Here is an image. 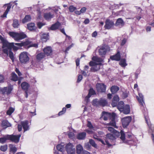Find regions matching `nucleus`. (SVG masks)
<instances>
[{"mask_svg":"<svg viewBox=\"0 0 154 154\" xmlns=\"http://www.w3.org/2000/svg\"><path fill=\"white\" fill-rule=\"evenodd\" d=\"M110 48L109 46L106 44H103L101 46L99 50L100 55L102 57H103L106 54L107 51H109Z\"/></svg>","mask_w":154,"mask_h":154,"instance_id":"39448f33","label":"nucleus"},{"mask_svg":"<svg viewBox=\"0 0 154 154\" xmlns=\"http://www.w3.org/2000/svg\"><path fill=\"white\" fill-rule=\"evenodd\" d=\"M95 94V92L94 89L93 88H90L88 95L86 96L85 97V100H88L89 98L91 97V95H94Z\"/></svg>","mask_w":154,"mask_h":154,"instance_id":"5701e85b","label":"nucleus"},{"mask_svg":"<svg viewBox=\"0 0 154 154\" xmlns=\"http://www.w3.org/2000/svg\"><path fill=\"white\" fill-rule=\"evenodd\" d=\"M7 5V8L5 11L8 13L10 11V9L11 8V4L10 3H9L8 4H5L4 5V6H5V5Z\"/></svg>","mask_w":154,"mask_h":154,"instance_id":"603ef678","label":"nucleus"},{"mask_svg":"<svg viewBox=\"0 0 154 154\" xmlns=\"http://www.w3.org/2000/svg\"><path fill=\"white\" fill-rule=\"evenodd\" d=\"M87 126L89 128H93V126L91 122L90 121H88Z\"/></svg>","mask_w":154,"mask_h":154,"instance_id":"e2e57ef3","label":"nucleus"},{"mask_svg":"<svg viewBox=\"0 0 154 154\" xmlns=\"http://www.w3.org/2000/svg\"><path fill=\"white\" fill-rule=\"evenodd\" d=\"M60 26V24L59 22H57L52 25L50 28L51 30H54L57 29Z\"/></svg>","mask_w":154,"mask_h":154,"instance_id":"c85d7f7f","label":"nucleus"},{"mask_svg":"<svg viewBox=\"0 0 154 154\" xmlns=\"http://www.w3.org/2000/svg\"><path fill=\"white\" fill-rule=\"evenodd\" d=\"M6 48L8 49L11 50L12 48H13L14 50L16 51L19 49L18 47L14 46V43L13 42L9 43L7 47Z\"/></svg>","mask_w":154,"mask_h":154,"instance_id":"b1692460","label":"nucleus"},{"mask_svg":"<svg viewBox=\"0 0 154 154\" xmlns=\"http://www.w3.org/2000/svg\"><path fill=\"white\" fill-rule=\"evenodd\" d=\"M120 134L119 135V134H116L118 136L121 135V137H120V139L122 140H125V134L124 132L123 131H121V133H120Z\"/></svg>","mask_w":154,"mask_h":154,"instance_id":"de8ad7c7","label":"nucleus"},{"mask_svg":"<svg viewBox=\"0 0 154 154\" xmlns=\"http://www.w3.org/2000/svg\"><path fill=\"white\" fill-rule=\"evenodd\" d=\"M89 143L90 144L95 148H97V145L95 143L94 141L92 139H90L89 140Z\"/></svg>","mask_w":154,"mask_h":154,"instance_id":"49530a36","label":"nucleus"},{"mask_svg":"<svg viewBox=\"0 0 154 154\" xmlns=\"http://www.w3.org/2000/svg\"><path fill=\"white\" fill-rule=\"evenodd\" d=\"M29 122L27 120L22 121L20 122V125H18V129L19 131H21L22 127H23L24 132L28 131L29 129V126L28 125Z\"/></svg>","mask_w":154,"mask_h":154,"instance_id":"20e7f679","label":"nucleus"},{"mask_svg":"<svg viewBox=\"0 0 154 154\" xmlns=\"http://www.w3.org/2000/svg\"><path fill=\"white\" fill-rule=\"evenodd\" d=\"M31 19V16L29 15H26L22 20V22L24 24L30 21Z\"/></svg>","mask_w":154,"mask_h":154,"instance_id":"2f4dec72","label":"nucleus"},{"mask_svg":"<svg viewBox=\"0 0 154 154\" xmlns=\"http://www.w3.org/2000/svg\"><path fill=\"white\" fill-rule=\"evenodd\" d=\"M29 85L28 83L26 82H23L21 84L22 88L25 91H27Z\"/></svg>","mask_w":154,"mask_h":154,"instance_id":"c756f323","label":"nucleus"},{"mask_svg":"<svg viewBox=\"0 0 154 154\" xmlns=\"http://www.w3.org/2000/svg\"><path fill=\"white\" fill-rule=\"evenodd\" d=\"M116 116V114L114 112L111 113L103 111L102 112L100 118H103L104 121L107 120L109 119L110 120V121L109 123H108L106 125H107L112 126L115 128H117V127L116 125L115 120Z\"/></svg>","mask_w":154,"mask_h":154,"instance_id":"f257e3e1","label":"nucleus"},{"mask_svg":"<svg viewBox=\"0 0 154 154\" xmlns=\"http://www.w3.org/2000/svg\"><path fill=\"white\" fill-rule=\"evenodd\" d=\"M99 104L100 106H104L107 105V102L106 100L101 98L99 99Z\"/></svg>","mask_w":154,"mask_h":154,"instance_id":"7c9ffc66","label":"nucleus"},{"mask_svg":"<svg viewBox=\"0 0 154 154\" xmlns=\"http://www.w3.org/2000/svg\"><path fill=\"white\" fill-rule=\"evenodd\" d=\"M54 16L53 12H48L45 13L44 14V17L45 19L48 20H50L54 17Z\"/></svg>","mask_w":154,"mask_h":154,"instance_id":"ddd939ff","label":"nucleus"},{"mask_svg":"<svg viewBox=\"0 0 154 154\" xmlns=\"http://www.w3.org/2000/svg\"><path fill=\"white\" fill-rule=\"evenodd\" d=\"M27 28L30 31L34 30L35 29V26L34 23H30L27 24Z\"/></svg>","mask_w":154,"mask_h":154,"instance_id":"e433bc0d","label":"nucleus"},{"mask_svg":"<svg viewBox=\"0 0 154 154\" xmlns=\"http://www.w3.org/2000/svg\"><path fill=\"white\" fill-rule=\"evenodd\" d=\"M37 26L39 29H41L42 26L44 25V24L40 22H39L37 23Z\"/></svg>","mask_w":154,"mask_h":154,"instance_id":"774afa93","label":"nucleus"},{"mask_svg":"<svg viewBox=\"0 0 154 154\" xmlns=\"http://www.w3.org/2000/svg\"><path fill=\"white\" fill-rule=\"evenodd\" d=\"M96 88L98 92L104 93L106 91V86L104 84L98 83L96 85Z\"/></svg>","mask_w":154,"mask_h":154,"instance_id":"9d476101","label":"nucleus"},{"mask_svg":"<svg viewBox=\"0 0 154 154\" xmlns=\"http://www.w3.org/2000/svg\"><path fill=\"white\" fill-rule=\"evenodd\" d=\"M92 103L93 105L94 106H100L99 100L97 99H95L93 101Z\"/></svg>","mask_w":154,"mask_h":154,"instance_id":"09e8293b","label":"nucleus"},{"mask_svg":"<svg viewBox=\"0 0 154 154\" xmlns=\"http://www.w3.org/2000/svg\"><path fill=\"white\" fill-rule=\"evenodd\" d=\"M106 136V139L105 140V142L107 146L109 147L112 146V145L109 143L108 140H109L110 141L112 142L115 140L116 137L113 134H107Z\"/></svg>","mask_w":154,"mask_h":154,"instance_id":"0eeeda50","label":"nucleus"},{"mask_svg":"<svg viewBox=\"0 0 154 154\" xmlns=\"http://www.w3.org/2000/svg\"><path fill=\"white\" fill-rule=\"evenodd\" d=\"M128 93L129 92L127 91H125L122 92V98L124 99L127 98L128 96Z\"/></svg>","mask_w":154,"mask_h":154,"instance_id":"8fccbe9b","label":"nucleus"},{"mask_svg":"<svg viewBox=\"0 0 154 154\" xmlns=\"http://www.w3.org/2000/svg\"><path fill=\"white\" fill-rule=\"evenodd\" d=\"M139 97H137V99L140 105L143 106V103H144L143 96L141 93H139Z\"/></svg>","mask_w":154,"mask_h":154,"instance_id":"393cba45","label":"nucleus"},{"mask_svg":"<svg viewBox=\"0 0 154 154\" xmlns=\"http://www.w3.org/2000/svg\"><path fill=\"white\" fill-rule=\"evenodd\" d=\"M2 126L5 127V128L11 126V124L7 120H4L2 122Z\"/></svg>","mask_w":154,"mask_h":154,"instance_id":"473e14b6","label":"nucleus"},{"mask_svg":"<svg viewBox=\"0 0 154 154\" xmlns=\"http://www.w3.org/2000/svg\"><path fill=\"white\" fill-rule=\"evenodd\" d=\"M145 120L149 128L151 129L152 132H154V125H151L150 124L149 118L147 116L144 115Z\"/></svg>","mask_w":154,"mask_h":154,"instance_id":"dca6fc26","label":"nucleus"},{"mask_svg":"<svg viewBox=\"0 0 154 154\" xmlns=\"http://www.w3.org/2000/svg\"><path fill=\"white\" fill-rule=\"evenodd\" d=\"M13 89V87L11 86L8 87H5L2 89V91L3 93L6 92L7 94L8 95L11 93Z\"/></svg>","mask_w":154,"mask_h":154,"instance_id":"4468645a","label":"nucleus"},{"mask_svg":"<svg viewBox=\"0 0 154 154\" xmlns=\"http://www.w3.org/2000/svg\"><path fill=\"white\" fill-rule=\"evenodd\" d=\"M15 110V108L10 107L9 108L8 110L7 111L6 113L7 115L10 116Z\"/></svg>","mask_w":154,"mask_h":154,"instance_id":"a18cd8bd","label":"nucleus"},{"mask_svg":"<svg viewBox=\"0 0 154 154\" xmlns=\"http://www.w3.org/2000/svg\"><path fill=\"white\" fill-rule=\"evenodd\" d=\"M11 80L14 81H16L18 80V77L14 72H12L11 74Z\"/></svg>","mask_w":154,"mask_h":154,"instance_id":"79ce46f5","label":"nucleus"},{"mask_svg":"<svg viewBox=\"0 0 154 154\" xmlns=\"http://www.w3.org/2000/svg\"><path fill=\"white\" fill-rule=\"evenodd\" d=\"M123 102L120 101L118 103V104L116 106L120 112L122 111L123 109V108L125 106Z\"/></svg>","mask_w":154,"mask_h":154,"instance_id":"bb28decb","label":"nucleus"},{"mask_svg":"<svg viewBox=\"0 0 154 154\" xmlns=\"http://www.w3.org/2000/svg\"><path fill=\"white\" fill-rule=\"evenodd\" d=\"M124 24L125 23L123 20L121 18H119L117 20L115 26L121 27L123 26Z\"/></svg>","mask_w":154,"mask_h":154,"instance_id":"6ab92c4d","label":"nucleus"},{"mask_svg":"<svg viewBox=\"0 0 154 154\" xmlns=\"http://www.w3.org/2000/svg\"><path fill=\"white\" fill-rule=\"evenodd\" d=\"M5 78L3 75H0V83H3L4 82Z\"/></svg>","mask_w":154,"mask_h":154,"instance_id":"680f3d73","label":"nucleus"},{"mask_svg":"<svg viewBox=\"0 0 154 154\" xmlns=\"http://www.w3.org/2000/svg\"><path fill=\"white\" fill-rule=\"evenodd\" d=\"M108 130L111 133H115L116 134H118L119 135H120V134L119 132H118L116 130L114 129V128L112 127H109L107 128Z\"/></svg>","mask_w":154,"mask_h":154,"instance_id":"c03bdc74","label":"nucleus"},{"mask_svg":"<svg viewBox=\"0 0 154 154\" xmlns=\"http://www.w3.org/2000/svg\"><path fill=\"white\" fill-rule=\"evenodd\" d=\"M76 153L78 154H81L83 151L82 146L80 144H79L76 146Z\"/></svg>","mask_w":154,"mask_h":154,"instance_id":"cd10ccee","label":"nucleus"},{"mask_svg":"<svg viewBox=\"0 0 154 154\" xmlns=\"http://www.w3.org/2000/svg\"><path fill=\"white\" fill-rule=\"evenodd\" d=\"M76 9V8L73 5H70L69 8V11L71 12H73Z\"/></svg>","mask_w":154,"mask_h":154,"instance_id":"4d7b16f0","label":"nucleus"},{"mask_svg":"<svg viewBox=\"0 0 154 154\" xmlns=\"http://www.w3.org/2000/svg\"><path fill=\"white\" fill-rule=\"evenodd\" d=\"M45 57V54L44 53H40L36 56V58L38 60H41Z\"/></svg>","mask_w":154,"mask_h":154,"instance_id":"58836bf2","label":"nucleus"},{"mask_svg":"<svg viewBox=\"0 0 154 154\" xmlns=\"http://www.w3.org/2000/svg\"><path fill=\"white\" fill-rule=\"evenodd\" d=\"M60 9V8L59 7L55 6L52 8V10L54 12L57 14L59 9Z\"/></svg>","mask_w":154,"mask_h":154,"instance_id":"5fc2aeb1","label":"nucleus"},{"mask_svg":"<svg viewBox=\"0 0 154 154\" xmlns=\"http://www.w3.org/2000/svg\"><path fill=\"white\" fill-rule=\"evenodd\" d=\"M132 120V118L130 116H128L122 118L121 121L123 127H127L129 125Z\"/></svg>","mask_w":154,"mask_h":154,"instance_id":"6e6552de","label":"nucleus"},{"mask_svg":"<svg viewBox=\"0 0 154 154\" xmlns=\"http://www.w3.org/2000/svg\"><path fill=\"white\" fill-rule=\"evenodd\" d=\"M7 145L2 146L0 147V149L2 151L5 152L7 150Z\"/></svg>","mask_w":154,"mask_h":154,"instance_id":"864d4df0","label":"nucleus"},{"mask_svg":"<svg viewBox=\"0 0 154 154\" xmlns=\"http://www.w3.org/2000/svg\"><path fill=\"white\" fill-rule=\"evenodd\" d=\"M100 69V66L99 65L91 67L90 69V71L92 72H97Z\"/></svg>","mask_w":154,"mask_h":154,"instance_id":"4c0bfd02","label":"nucleus"},{"mask_svg":"<svg viewBox=\"0 0 154 154\" xmlns=\"http://www.w3.org/2000/svg\"><path fill=\"white\" fill-rule=\"evenodd\" d=\"M43 51L45 54L48 56L52 53V50L51 47L48 46L44 49Z\"/></svg>","mask_w":154,"mask_h":154,"instance_id":"aec40b11","label":"nucleus"},{"mask_svg":"<svg viewBox=\"0 0 154 154\" xmlns=\"http://www.w3.org/2000/svg\"><path fill=\"white\" fill-rule=\"evenodd\" d=\"M29 58L28 53L26 52L21 53L19 56V60L20 62L23 64H27L29 61Z\"/></svg>","mask_w":154,"mask_h":154,"instance_id":"7ed1b4c3","label":"nucleus"},{"mask_svg":"<svg viewBox=\"0 0 154 154\" xmlns=\"http://www.w3.org/2000/svg\"><path fill=\"white\" fill-rule=\"evenodd\" d=\"M6 49L7 51V53H4V54H7V56H9L11 60L13 62L14 60V54L11 50L8 49L6 48Z\"/></svg>","mask_w":154,"mask_h":154,"instance_id":"a211bd4d","label":"nucleus"},{"mask_svg":"<svg viewBox=\"0 0 154 154\" xmlns=\"http://www.w3.org/2000/svg\"><path fill=\"white\" fill-rule=\"evenodd\" d=\"M31 47H34L35 48H37L38 47V45L36 43L32 44L31 43L30 45L29 46V47L30 48Z\"/></svg>","mask_w":154,"mask_h":154,"instance_id":"0e129e2a","label":"nucleus"},{"mask_svg":"<svg viewBox=\"0 0 154 154\" xmlns=\"http://www.w3.org/2000/svg\"><path fill=\"white\" fill-rule=\"evenodd\" d=\"M12 26L14 28H18L20 26L18 20L16 19L14 20Z\"/></svg>","mask_w":154,"mask_h":154,"instance_id":"c9c22d12","label":"nucleus"},{"mask_svg":"<svg viewBox=\"0 0 154 154\" xmlns=\"http://www.w3.org/2000/svg\"><path fill=\"white\" fill-rule=\"evenodd\" d=\"M123 109V110L121 112H122L125 114H128L130 112V107L129 105H125Z\"/></svg>","mask_w":154,"mask_h":154,"instance_id":"4be33fe9","label":"nucleus"},{"mask_svg":"<svg viewBox=\"0 0 154 154\" xmlns=\"http://www.w3.org/2000/svg\"><path fill=\"white\" fill-rule=\"evenodd\" d=\"M126 42L127 39L125 38H123L122 40V42L121 43V45L122 46L124 45L126 43Z\"/></svg>","mask_w":154,"mask_h":154,"instance_id":"69168bd1","label":"nucleus"},{"mask_svg":"<svg viewBox=\"0 0 154 154\" xmlns=\"http://www.w3.org/2000/svg\"><path fill=\"white\" fill-rule=\"evenodd\" d=\"M8 134L5 135L2 137L0 138V143L4 144L5 143L7 140L8 139Z\"/></svg>","mask_w":154,"mask_h":154,"instance_id":"f704fd0d","label":"nucleus"},{"mask_svg":"<svg viewBox=\"0 0 154 154\" xmlns=\"http://www.w3.org/2000/svg\"><path fill=\"white\" fill-rule=\"evenodd\" d=\"M0 39L2 44V48L3 52V53H7V51L5 48L7 47L9 42L1 35H0Z\"/></svg>","mask_w":154,"mask_h":154,"instance_id":"9b49d317","label":"nucleus"},{"mask_svg":"<svg viewBox=\"0 0 154 154\" xmlns=\"http://www.w3.org/2000/svg\"><path fill=\"white\" fill-rule=\"evenodd\" d=\"M98 65V64L97 63H96L94 61H91L89 63V66H91V67L96 66Z\"/></svg>","mask_w":154,"mask_h":154,"instance_id":"6e6d98bb","label":"nucleus"},{"mask_svg":"<svg viewBox=\"0 0 154 154\" xmlns=\"http://www.w3.org/2000/svg\"><path fill=\"white\" fill-rule=\"evenodd\" d=\"M65 148L68 154H74L75 152V150L74 146L70 143L66 145Z\"/></svg>","mask_w":154,"mask_h":154,"instance_id":"423d86ee","label":"nucleus"},{"mask_svg":"<svg viewBox=\"0 0 154 154\" xmlns=\"http://www.w3.org/2000/svg\"><path fill=\"white\" fill-rule=\"evenodd\" d=\"M119 64L122 67H125L127 65L126 63V60L125 59H122L120 60Z\"/></svg>","mask_w":154,"mask_h":154,"instance_id":"37998d69","label":"nucleus"},{"mask_svg":"<svg viewBox=\"0 0 154 154\" xmlns=\"http://www.w3.org/2000/svg\"><path fill=\"white\" fill-rule=\"evenodd\" d=\"M9 34L11 36L14 38V40L17 42L26 38V35L23 32L19 33L15 32H10Z\"/></svg>","mask_w":154,"mask_h":154,"instance_id":"f03ea898","label":"nucleus"},{"mask_svg":"<svg viewBox=\"0 0 154 154\" xmlns=\"http://www.w3.org/2000/svg\"><path fill=\"white\" fill-rule=\"evenodd\" d=\"M68 135L69 138H71L74 137V134L72 132H69L68 134Z\"/></svg>","mask_w":154,"mask_h":154,"instance_id":"338daca9","label":"nucleus"},{"mask_svg":"<svg viewBox=\"0 0 154 154\" xmlns=\"http://www.w3.org/2000/svg\"><path fill=\"white\" fill-rule=\"evenodd\" d=\"M57 149L62 152H63L64 150V146L63 145L59 144L57 146Z\"/></svg>","mask_w":154,"mask_h":154,"instance_id":"a19ab883","label":"nucleus"},{"mask_svg":"<svg viewBox=\"0 0 154 154\" xmlns=\"http://www.w3.org/2000/svg\"><path fill=\"white\" fill-rule=\"evenodd\" d=\"M17 148L14 146H12L10 147V152L13 154H15L17 151Z\"/></svg>","mask_w":154,"mask_h":154,"instance_id":"3c124183","label":"nucleus"},{"mask_svg":"<svg viewBox=\"0 0 154 154\" xmlns=\"http://www.w3.org/2000/svg\"><path fill=\"white\" fill-rule=\"evenodd\" d=\"M8 139L16 143H18L19 141L20 137L21 136L20 134L17 135H8Z\"/></svg>","mask_w":154,"mask_h":154,"instance_id":"1a4fd4ad","label":"nucleus"},{"mask_svg":"<svg viewBox=\"0 0 154 154\" xmlns=\"http://www.w3.org/2000/svg\"><path fill=\"white\" fill-rule=\"evenodd\" d=\"M40 35L41 39L43 42H45L49 39V34L48 33L42 32L40 33Z\"/></svg>","mask_w":154,"mask_h":154,"instance_id":"f3484780","label":"nucleus"},{"mask_svg":"<svg viewBox=\"0 0 154 154\" xmlns=\"http://www.w3.org/2000/svg\"><path fill=\"white\" fill-rule=\"evenodd\" d=\"M22 46H24L25 48L27 47L28 48H29V46L30 45L32 42L28 40H26L25 42H22Z\"/></svg>","mask_w":154,"mask_h":154,"instance_id":"ea45409f","label":"nucleus"},{"mask_svg":"<svg viewBox=\"0 0 154 154\" xmlns=\"http://www.w3.org/2000/svg\"><path fill=\"white\" fill-rule=\"evenodd\" d=\"M92 60H93L98 62L99 63L98 64L99 65H100L101 64V62H103V59L101 58L98 57H97L96 56H94L92 58Z\"/></svg>","mask_w":154,"mask_h":154,"instance_id":"a878e982","label":"nucleus"},{"mask_svg":"<svg viewBox=\"0 0 154 154\" xmlns=\"http://www.w3.org/2000/svg\"><path fill=\"white\" fill-rule=\"evenodd\" d=\"M119 90V87L116 86H112L110 90L112 94H115Z\"/></svg>","mask_w":154,"mask_h":154,"instance_id":"72a5a7b5","label":"nucleus"},{"mask_svg":"<svg viewBox=\"0 0 154 154\" xmlns=\"http://www.w3.org/2000/svg\"><path fill=\"white\" fill-rule=\"evenodd\" d=\"M86 133L84 132L79 133L77 135V138L79 140H84L86 136Z\"/></svg>","mask_w":154,"mask_h":154,"instance_id":"412c9836","label":"nucleus"},{"mask_svg":"<svg viewBox=\"0 0 154 154\" xmlns=\"http://www.w3.org/2000/svg\"><path fill=\"white\" fill-rule=\"evenodd\" d=\"M114 23L113 21L109 19H107L105 21L104 28L106 29H109L113 27Z\"/></svg>","mask_w":154,"mask_h":154,"instance_id":"f8f14e48","label":"nucleus"},{"mask_svg":"<svg viewBox=\"0 0 154 154\" xmlns=\"http://www.w3.org/2000/svg\"><path fill=\"white\" fill-rule=\"evenodd\" d=\"M112 100H115V101H119V97L118 95H116L113 97Z\"/></svg>","mask_w":154,"mask_h":154,"instance_id":"bf43d9fd","label":"nucleus"},{"mask_svg":"<svg viewBox=\"0 0 154 154\" xmlns=\"http://www.w3.org/2000/svg\"><path fill=\"white\" fill-rule=\"evenodd\" d=\"M82 78L83 77L82 75H79L78 78L77 82L78 83L80 82L82 79Z\"/></svg>","mask_w":154,"mask_h":154,"instance_id":"052dcab7","label":"nucleus"},{"mask_svg":"<svg viewBox=\"0 0 154 154\" xmlns=\"http://www.w3.org/2000/svg\"><path fill=\"white\" fill-rule=\"evenodd\" d=\"M110 59L112 60H115L117 61L120 60L121 59V56L119 51H118L117 53L115 55L111 56Z\"/></svg>","mask_w":154,"mask_h":154,"instance_id":"2eb2a0df","label":"nucleus"},{"mask_svg":"<svg viewBox=\"0 0 154 154\" xmlns=\"http://www.w3.org/2000/svg\"><path fill=\"white\" fill-rule=\"evenodd\" d=\"M119 101H115L112 100V102L111 103V105H112V106L113 107H115L118 104V102Z\"/></svg>","mask_w":154,"mask_h":154,"instance_id":"13d9d810","label":"nucleus"}]
</instances>
